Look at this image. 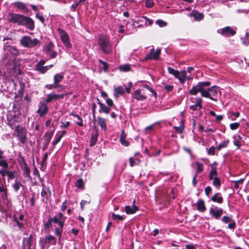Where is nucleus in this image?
Here are the masks:
<instances>
[{
    "mask_svg": "<svg viewBox=\"0 0 249 249\" xmlns=\"http://www.w3.org/2000/svg\"><path fill=\"white\" fill-rule=\"evenodd\" d=\"M161 50L158 49L155 52L154 49L152 48L150 50V53L146 55L144 58V61H147L148 60H157L159 58V55L160 54Z\"/></svg>",
    "mask_w": 249,
    "mask_h": 249,
    "instance_id": "9b49d317",
    "label": "nucleus"
},
{
    "mask_svg": "<svg viewBox=\"0 0 249 249\" xmlns=\"http://www.w3.org/2000/svg\"><path fill=\"white\" fill-rule=\"evenodd\" d=\"M9 164L7 160H5V157L4 155V151L0 150V175L3 178L7 176Z\"/></svg>",
    "mask_w": 249,
    "mask_h": 249,
    "instance_id": "20e7f679",
    "label": "nucleus"
},
{
    "mask_svg": "<svg viewBox=\"0 0 249 249\" xmlns=\"http://www.w3.org/2000/svg\"><path fill=\"white\" fill-rule=\"evenodd\" d=\"M33 248L32 235H30L26 240H23V249H32Z\"/></svg>",
    "mask_w": 249,
    "mask_h": 249,
    "instance_id": "dca6fc26",
    "label": "nucleus"
},
{
    "mask_svg": "<svg viewBox=\"0 0 249 249\" xmlns=\"http://www.w3.org/2000/svg\"><path fill=\"white\" fill-rule=\"evenodd\" d=\"M138 210V208L135 205H133L132 207L130 206H126L125 207V211L127 214H133Z\"/></svg>",
    "mask_w": 249,
    "mask_h": 249,
    "instance_id": "b1692460",
    "label": "nucleus"
},
{
    "mask_svg": "<svg viewBox=\"0 0 249 249\" xmlns=\"http://www.w3.org/2000/svg\"><path fill=\"white\" fill-rule=\"evenodd\" d=\"M23 17V15L11 13L7 16V20L9 22L17 23L18 25H20Z\"/></svg>",
    "mask_w": 249,
    "mask_h": 249,
    "instance_id": "6e6552de",
    "label": "nucleus"
},
{
    "mask_svg": "<svg viewBox=\"0 0 249 249\" xmlns=\"http://www.w3.org/2000/svg\"><path fill=\"white\" fill-rule=\"evenodd\" d=\"M168 71L170 74L173 75L175 77H176L177 73H178V71L170 67L168 68Z\"/></svg>",
    "mask_w": 249,
    "mask_h": 249,
    "instance_id": "de8ad7c7",
    "label": "nucleus"
},
{
    "mask_svg": "<svg viewBox=\"0 0 249 249\" xmlns=\"http://www.w3.org/2000/svg\"><path fill=\"white\" fill-rule=\"evenodd\" d=\"M97 122L102 129L105 130L106 129L107 124L104 118L99 117H98Z\"/></svg>",
    "mask_w": 249,
    "mask_h": 249,
    "instance_id": "c756f323",
    "label": "nucleus"
},
{
    "mask_svg": "<svg viewBox=\"0 0 249 249\" xmlns=\"http://www.w3.org/2000/svg\"><path fill=\"white\" fill-rule=\"evenodd\" d=\"M98 44L104 53L108 54L111 52L112 45L107 36L100 35L98 39Z\"/></svg>",
    "mask_w": 249,
    "mask_h": 249,
    "instance_id": "f257e3e1",
    "label": "nucleus"
},
{
    "mask_svg": "<svg viewBox=\"0 0 249 249\" xmlns=\"http://www.w3.org/2000/svg\"><path fill=\"white\" fill-rule=\"evenodd\" d=\"M46 243H48L51 245H55L56 243V240L54 236L53 235H49L46 237Z\"/></svg>",
    "mask_w": 249,
    "mask_h": 249,
    "instance_id": "473e14b6",
    "label": "nucleus"
},
{
    "mask_svg": "<svg viewBox=\"0 0 249 249\" xmlns=\"http://www.w3.org/2000/svg\"><path fill=\"white\" fill-rule=\"evenodd\" d=\"M174 128L176 130L177 132L179 133H181L184 129L183 122L181 121V124L179 126H174Z\"/></svg>",
    "mask_w": 249,
    "mask_h": 249,
    "instance_id": "c03bdc74",
    "label": "nucleus"
},
{
    "mask_svg": "<svg viewBox=\"0 0 249 249\" xmlns=\"http://www.w3.org/2000/svg\"><path fill=\"white\" fill-rule=\"evenodd\" d=\"M229 142V141H225L221 142L218 144V145L217 147V149L218 150H220L222 148H225L227 147L228 143Z\"/></svg>",
    "mask_w": 249,
    "mask_h": 249,
    "instance_id": "a19ab883",
    "label": "nucleus"
},
{
    "mask_svg": "<svg viewBox=\"0 0 249 249\" xmlns=\"http://www.w3.org/2000/svg\"><path fill=\"white\" fill-rule=\"evenodd\" d=\"M126 137V134L124 130L121 131V133L120 137V142L122 145L125 146H128L130 144V142L125 140Z\"/></svg>",
    "mask_w": 249,
    "mask_h": 249,
    "instance_id": "6ab92c4d",
    "label": "nucleus"
},
{
    "mask_svg": "<svg viewBox=\"0 0 249 249\" xmlns=\"http://www.w3.org/2000/svg\"><path fill=\"white\" fill-rule=\"evenodd\" d=\"M98 104L99 105L100 109H99V112H104L105 113H108L110 110V109L109 107L106 106L105 104L98 103Z\"/></svg>",
    "mask_w": 249,
    "mask_h": 249,
    "instance_id": "bb28decb",
    "label": "nucleus"
},
{
    "mask_svg": "<svg viewBox=\"0 0 249 249\" xmlns=\"http://www.w3.org/2000/svg\"><path fill=\"white\" fill-rule=\"evenodd\" d=\"M241 40L242 41V43L245 46H248L249 45V40H247L245 38H241Z\"/></svg>",
    "mask_w": 249,
    "mask_h": 249,
    "instance_id": "69168bd1",
    "label": "nucleus"
},
{
    "mask_svg": "<svg viewBox=\"0 0 249 249\" xmlns=\"http://www.w3.org/2000/svg\"><path fill=\"white\" fill-rule=\"evenodd\" d=\"M223 211L221 209L214 210L211 208L210 210V213L216 219L218 218L222 214Z\"/></svg>",
    "mask_w": 249,
    "mask_h": 249,
    "instance_id": "5701e85b",
    "label": "nucleus"
},
{
    "mask_svg": "<svg viewBox=\"0 0 249 249\" xmlns=\"http://www.w3.org/2000/svg\"><path fill=\"white\" fill-rule=\"evenodd\" d=\"M20 158L24 162V164L25 165L24 167V175L27 177H29L30 174V170L29 168L27 166L23 157L22 156H20Z\"/></svg>",
    "mask_w": 249,
    "mask_h": 249,
    "instance_id": "7c9ffc66",
    "label": "nucleus"
},
{
    "mask_svg": "<svg viewBox=\"0 0 249 249\" xmlns=\"http://www.w3.org/2000/svg\"><path fill=\"white\" fill-rule=\"evenodd\" d=\"M212 169L209 173V178L212 180L214 177H217V173L216 167H213L212 165H211Z\"/></svg>",
    "mask_w": 249,
    "mask_h": 249,
    "instance_id": "cd10ccee",
    "label": "nucleus"
},
{
    "mask_svg": "<svg viewBox=\"0 0 249 249\" xmlns=\"http://www.w3.org/2000/svg\"><path fill=\"white\" fill-rule=\"evenodd\" d=\"M200 108H199V106L196 105V104L191 105L190 107V109H192L193 111L197 110Z\"/></svg>",
    "mask_w": 249,
    "mask_h": 249,
    "instance_id": "052dcab7",
    "label": "nucleus"
},
{
    "mask_svg": "<svg viewBox=\"0 0 249 249\" xmlns=\"http://www.w3.org/2000/svg\"><path fill=\"white\" fill-rule=\"evenodd\" d=\"M5 50H7L8 53L12 54V57L10 58V60L6 63V65L8 69H15L16 68V65L15 63V56L18 54V51L15 48L10 46H7L5 48Z\"/></svg>",
    "mask_w": 249,
    "mask_h": 249,
    "instance_id": "7ed1b4c3",
    "label": "nucleus"
},
{
    "mask_svg": "<svg viewBox=\"0 0 249 249\" xmlns=\"http://www.w3.org/2000/svg\"><path fill=\"white\" fill-rule=\"evenodd\" d=\"M41 195L42 198V201L47 202L51 195V192L49 187L43 186Z\"/></svg>",
    "mask_w": 249,
    "mask_h": 249,
    "instance_id": "2eb2a0df",
    "label": "nucleus"
},
{
    "mask_svg": "<svg viewBox=\"0 0 249 249\" xmlns=\"http://www.w3.org/2000/svg\"><path fill=\"white\" fill-rule=\"evenodd\" d=\"M190 16L194 17L195 19L197 21L201 20L204 18V15L202 13H199L196 10H193L190 14Z\"/></svg>",
    "mask_w": 249,
    "mask_h": 249,
    "instance_id": "aec40b11",
    "label": "nucleus"
},
{
    "mask_svg": "<svg viewBox=\"0 0 249 249\" xmlns=\"http://www.w3.org/2000/svg\"><path fill=\"white\" fill-rule=\"evenodd\" d=\"M197 209L199 211L204 212L206 210L204 201L202 199H199L197 203Z\"/></svg>",
    "mask_w": 249,
    "mask_h": 249,
    "instance_id": "a878e982",
    "label": "nucleus"
},
{
    "mask_svg": "<svg viewBox=\"0 0 249 249\" xmlns=\"http://www.w3.org/2000/svg\"><path fill=\"white\" fill-rule=\"evenodd\" d=\"M112 219L114 220H123L124 217V215H120L118 214H115L114 213H111Z\"/></svg>",
    "mask_w": 249,
    "mask_h": 249,
    "instance_id": "58836bf2",
    "label": "nucleus"
},
{
    "mask_svg": "<svg viewBox=\"0 0 249 249\" xmlns=\"http://www.w3.org/2000/svg\"><path fill=\"white\" fill-rule=\"evenodd\" d=\"M133 97L137 100L143 101L147 98L146 96L142 92V90L139 89L136 90L134 94Z\"/></svg>",
    "mask_w": 249,
    "mask_h": 249,
    "instance_id": "f3484780",
    "label": "nucleus"
},
{
    "mask_svg": "<svg viewBox=\"0 0 249 249\" xmlns=\"http://www.w3.org/2000/svg\"><path fill=\"white\" fill-rule=\"evenodd\" d=\"M212 188L210 186L206 187L205 188V193L207 196H208L209 194L211 192Z\"/></svg>",
    "mask_w": 249,
    "mask_h": 249,
    "instance_id": "774afa93",
    "label": "nucleus"
},
{
    "mask_svg": "<svg viewBox=\"0 0 249 249\" xmlns=\"http://www.w3.org/2000/svg\"><path fill=\"white\" fill-rule=\"evenodd\" d=\"M237 29L236 27L227 26L217 30V33L224 36L229 37L233 36L236 33Z\"/></svg>",
    "mask_w": 249,
    "mask_h": 249,
    "instance_id": "0eeeda50",
    "label": "nucleus"
},
{
    "mask_svg": "<svg viewBox=\"0 0 249 249\" xmlns=\"http://www.w3.org/2000/svg\"><path fill=\"white\" fill-rule=\"evenodd\" d=\"M208 154L211 155H214L215 154V148L214 146H211L209 148L208 152Z\"/></svg>",
    "mask_w": 249,
    "mask_h": 249,
    "instance_id": "6e6d98bb",
    "label": "nucleus"
},
{
    "mask_svg": "<svg viewBox=\"0 0 249 249\" xmlns=\"http://www.w3.org/2000/svg\"><path fill=\"white\" fill-rule=\"evenodd\" d=\"M21 186H22V185L19 181L17 180L15 181L14 183L12 185V187L15 192H18Z\"/></svg>",
    "mask_w": 249,
    "mask_h": 249,
    "instance_id": "e433bc0d",
    "label": "nucleus"
},
{
    "mask_svg": "<svg viewBox=\"0 0 249 249\" xmlns=\"http://www.w3.org/2000/svg\"><path fill=\"white\" fill-rule=\"evenodd\" d=\"M222 220L225 223H227L229 222H230V221H231V217H229V216H224L222 217Z\"/></svg>",
    "mask_w": 249,
    "mask_h": 249,
    "instance_id": "bf43d9fd",
    "label": "nucleus"
},
{
    "mask_svg": "<svg viewBox=\"0 0 249 249\" xmlns=\"http://www.w3.org/2000/svg\"><path fill=\"white\" fill-rule=\"evenodd\" d=\"M15 4L16 5L17 8H18L19 9H24V10H25L26 11H27V7L24 3H23L22 2H16Z\"/></svg>",
    "mask_w": 249,
    "mask_h": 249,
    "instance_id": "37998d69",
    "label": "nucleus"
},
{
    "mask_svg": "<svg viewBox=\"0 0 249 249\" xmlns=\"http://www.w3.org/2000/svg\"><path fill=\"white\" fill-rule=\"evenodd\" d=\"M53 44L52 42H49L46 44L44 51L50 58H53L56 57L57 53L53 51Z\"/></svg>",
    "mask_w": 249,
    "mask_h": 249,
    "instance_id": "ddd939ff",
    "label": "nucleus"
},
{
    "mask_svg": "<svg viewBox=\"0 0 249 249\" xmlns=\"http://www.w3.org/2000/svg\"><path fill=\"white\" fill-rule=\"evenodd\" d=\"M244 179H243V178H241L238 180L233 181V182L234 183L235 188H236V189H239V185L242 184L244 182Z\"/></svg>",
    "mask_w": 249,
    "mask_h": 249,
    "instance_id": "79ce46f5",
    "label": "nucleus"
},
{
    "mask_svg": "<svg viewBox=\"0 0 249 249\" xmlns=\"http://www.w3.org/2000/svg\"><path fill=\"white\" fill-rule=\"evenodd\" d=\"M144 87L147 89L148 90H149L150 92H151L155 95V96H157V94L155 92V91L152 89L150 88L147 85H145L144 86Z\"/></svg>",
    "mask_w": 249,
    "mask_h": 249,
    "instance_id": "338daca9",
    "label": "nucleus"
},
{
    "mask_svg": "<svg viewBox=\"0 0 249 249\" xmlns=\"http://www.w3.org/2000/svg\"><path fill=\"white\" fill-rule=\"evenodd\" d=\"M154 4L153 0H146L145 1V5L147 8L152 7Z\"/></svg>",
    "mask_w": 249,
    "mask_h": 249,
    "instance_id": "864d4df0",
    "label": "nucleus"
},
{
    "mask_svg": "<svg viewBox=\"0 0 249 249\" xmlns=\"http://www.w3.org/2000/svg\"><path fill=\"white\" fill-rule=\"evenodd\" d=\"M74 116L75 117H76L78 120V121L76 122V124L77 125H78L79 126H83L82 120L81 118L78 115H74Z\"/></svg>",
    "mask_w": 249,
    "mask_h": 249,
    "instance_id": "4d7b16f0",
    "label": "nucleus"
},
{
    "mask_svg": "<svg viewBox=\"0 0 249 249\" xmlns=\"http://www.w3.org/2000/svg\"><path fill=\"white\" fill-rule=\"evenodd\" d=\"M76 186L78 188H82L83 186V181L81 178L77 180L75 183Z\"/></svg>",
    "mask_w": 249,
    "mask_h": 249,
    "instance_id": "09e8293b",
    "label": "nucleus"
},
{
    "mask_svg": "<svg viewBox=\"0 0 249 249\" xmlns=\"http://www.w3.org/2000/svg\"><path fill=\"white\" fill-rule=\"evenodd\" d=\"M1 197L4 200H6L7 199V189H6L4 192L1 193Z\"/></svg>",
    "mask_w": 249,
    "mask_h": 249,
    "instance_id": "e2e57ef3",
    "label": "nucleus"
},
{
    "mask_svg": "<svg viewBox=\"0 0 249 249\" xmlns=\"http://www.w3.org/2000/svg\"><path fill=\"white\" fill-rule=\"evenodd\" d=\"M64 78V75L61 73H57L54 75L53 77L54 84L55 85H59V83Z\"/></svg>",
    "mask_w": 249,
    "mask_h": 249,
    "instance_id": "c85d7f7f",
    "label": "nucleus"
},
{
    "mask_svg": "<svg viewBox=\"0 0 249 249\" xmlns=\"http://www.w3.org/2000/svg\"><path fill=\"white\" fill-rule=\"evenodd\" d=\"M217 195L218 193L215 194L211 199L214 202L221 203L223 202V198L221 196H217Z\"/></svg>",
    "mask_w": 249,
    "mask_h": 249,
    "instance_id": "4c0bfd02",
    "label": "nucleus"
},
{
    "mask_svg": "<svg viewBox=\"0 0 249 249\" xmlns=\"http://www.w3.org/2000/svg\"><path fill=\"white\" fill-rule=\"evenodd\" d=\"M196 170L195 174L198 175V174L201 172L203 170V165L202 163L199 162H196Z\"/></svg>",
    "mask_w": 249,
    "mask_h": 249,
    "instance_id": "c9c22d12",
    "label": "nucleus"
},
{
    "mask_svg": "<svg viewBox=\"0 0 249 249\" xmlns=\"http://www.w3.org/2000/svg\"><path fill=\"white\" fill-rule=\"evenodd\" d=\"M156 23L161 27L165 26L166 25V22L160 19L157 20L156 21Z\"/></svg>",
    "mask_w": 249,
    "mask_h": 249,
    "instance_id": "13d9d810",
    "label": "nucleus"
},
{
    "mask_svg": "<svg viewBox=\"0 0 249 249\" xmlns=\"http://www.w3.org/2000/svg\"><path fill=\"white\" fill-rule=\"evenodd\" d=\"M60 124V127H68L70 124V123L68 121L65 122H61Z\"/></svg>",
    "mask_w": 249,
    "mask_h": 249,
    "instance_id": "680f3d73",
    "label": "nucleus"
},
{
    "mask_svg": "<svg viewBox=\"0 0 249 249\" xmlns=\"http://www.w3.org/2000/svg\"><path fill=\"white\" fill-rule=\"evenodd\" d=\"M240 125L239 123H231L230 124V128L231 130H235L237 129Z\"/></svg>",
    "mask_w": 249,
    "mask_h": 249,
    "instance_id": "8fccbe9b",
    "label": "nucleus"
},
{
    "mask_svg": "<svg viewBox=\"0 0 249 249\" xmlns=\"http://www.w3.org/2000/svg\"><path fill=\"white\" fill-rule=\"evenodd\" d=\"M119 69L121 71L126 72L130 71L131 70V68L129 64H125L121 65L119 67Z\"/></svg>",
    "mask_w": 249,
    "mask_h": 249,
    "instance_id": "f704fd0d",
    "label": "nucleus"
},
{
    "mask_svg": "<svg viewBox=\"0 0 249 249\" xmlns=\"http://www.w3.org/2000/svg\"><path fill=\"white\" fill-rule=\"evenodd\" d=\"M7 176L9 179H12L15 177V171H7Z\"/></svg>",
    "mask_w": 249,
    "mask_h": 249,
    "instance_id": "49530a36",
    "label": "nucleus"
},
{
    "mask_svg": "<svg viewBox=\"0 0 249 249\" xmlns=\"http://www.w3.org/2000/svg\"><path fill=\"white\" fill-rule=\"evenodd\" d=\"M213 186L219 188L221 185V182L220 179L217 177H214V178L213 179Z\"/></svg>",
    "mask_w": 249,
    "mask_h": 249,
    "instance_id": "ea45409f",
    "label": "nucleus"
},
{
    "mask_svg": "<svg viewBox=\"0 0 249 249\" xmlns=\"http://www.w3.org/2000/svg\"><path fill=\"white\" fill-rule=\"evenodd\" d=\"M20 25L24 26L29 30L32 31L35 28L34 20L29 17L23 16Z\"/></svg>",
    "mask_w": 249,
    "mask_h": 249,
    "instance_id": "9d476101",
    "label": "nucleus"
},
{
    "mask_svg": "<svg viewBox=\"0 0 249 249\" xmlns=\"http://www.w3.org/2000/svg\"><path fill=\"white\" fill-rule=\"evenodd\" d=\"M63 86L60 85L53 84H47L45 86V88L49 90H52L53 89L61 88L63 89Z\"/></svg>",
    "mask_w": 249,
    "mask_h": 249,
    "instance_id": "72a5a7b5",
    "label": "nucleus"
},
{
    "mask_svg": "<svg viewBox=\"0 0 249 249\" xmlns=\"http://www.w3.org/2000/svg\"><path fill=\"white\" fill-rule=\"evenodd\" d=\"M211 85L210 82H199L197 84L192 88L189 90V93L191 95H195L198 92H200V93H202L205 90V87H209Z\"/></svg>",
    "mask_w": 249,
    "mask_h": 249,
    "instance_id": "423d86ee",
    "label": "nucleus"
},
{
    "mask_svg": "<svg viewBox=\"0 0 249 249\" xmlns=\"http://www.w3.org/2000/svg\"><path fill=\"white\" fill-rule=\"evenodd\" d=\"M20 42L24 47L32 48L39 44L40 41L36 38H32L30 36H25L21 38Z\"/></svg>",
    "mask_w": 249,
    "mask_h": 249,
    "instance_id": "39448f33",
    "label": "nucleus"
},
{
    "mask_svg": "<svg viewBox=\"0 0 249 249\" xmlns=\"http://www.w3.org/2000/svg\"><path fill=\"white\" fill-rule=\"evenodd\" d=\"M164 89L167 91H171L173 89V86L172 85H165Z\"/></svg>",
    "mask_w": 249,
    "mask_h": 249,
    "instance_id": "0e129e2a",
    "label": "nucleus"
},
{
    "mask_svg": "<svg viewBox=\"0 0 249 249\" xmlns=\"http://www.w3.org/2000/svg\"><path fill=\"white\" fill-rule=\"evenodd\" d=\"M48 111V107L46 103L42 104L40 107L38 109L37 112L39 114L40 116H44Z\"/></svg>",
    "mask_w": 249,
    "mask_h": 249,
    "instance_id": "412c9836",
    "label": "nucleus"
},
{
    "mask_svg": "<svg viewBox=\"0 0 249 249\" xmlns=\"http://www.w3.org/2000/svg\"><path fill=\"white\" fill-rule=\"evenodd\" d=\"M57 100V94L54 93H50L47 95V98L45 100L46 103H50L52 101Z\"/></svg>",
    "mask_w": 249,
    "mask_h": 249,
    "instance_id": "2f4dec72",
    "label": "nucleus"
},
{
    "mask_svg": "<svg viewBox=\"0 0 249 249\" xmlns=\"http://www.w3.org/2000/svg\"><path fill=\"white\" fill-rule=\"evenodd\" d=\"M136 161H138V162H140V160H138L136 159L135 160L133 158H130L129 159V164L131 167L134 166L135 165H136Z\"/></svg>",
    "mask_w": 249,
    "mask_h": 249,
    "instance_id": "603ef678",
    "label": "nucleus"
},
{
    "mask_svg": "<svg viewBox=\"0 0 249 249\" xmlns=\"http://www.w3.org/2000/svg\"><path fill=\"white\" fill-rule=\"evenodd\" d=\"M202 100L201 98H197L196 99V100H195V104L199 106V108H202V106L201 105V103H202Z\"/></svg>",
    "mask_w": 249,
    "mask_h": 249,
    "instance_id": "5fc2aeb1",
    "label": "nucleus"
},
{
    "mask_svg": "<svg viewBox=\"0 0 249 249\" xmlns=\"http://www.w3.org/2000/svg\"><path fill=\"white\" fill-rule=\"evenodd\" d=\"M45 62L44 60L40 61L36 66V69L37 71H39L41 73H45L46 71V68L45 66H43V65L45 64Z\"/></svg>",
    "mask_w": 249,
    "mask_h": 249,
    "instance_id": "a211bd4d",
    "label": "nucleus"
},
{
    "mask_svg": "<svg viewBox=\"0 0 249 249\" xmlns=\"http://www.w3.org/2000/svg\"><path fill=\"white\" fill-rule=\"evenodd\" d=\"M36 17L38 18L42 23H44L45 19L43 15L39 13H36Z\"/></svg>",
    "mask_w": 249,
    "mask_h": 249,
    "instance_id": "3c124183",
    "label": "nucleus"
},
{
    "mask_svg": "<svg viewBox=\"0 0 249 249\" xmlns=\"http://www.w3.org/2000/svg\"><path fill=\"white\" fill-rule=\"evenodd\" d=\"M114 96L117 99L119 95H123L124 93V89L123 87L120 86L114 88Z\"/></svg>",
    "mask_w": 249,
    "mask_h": 249,
    "instance_id": "393cba45",
    "label": "nucleus"
},
{
    "mask_svg": "<svg viewBox=\"0 0 249 249\" xmlns=\"http://www.w3.org/2000/svg\"><path fill=\"white\" fill-rule=\"evenodd\" d=\"M57 30L60 35L61 39L63 43L64 44V45L67 48H71V44L70 43L69 36L68 34H67L64 30L61 29L60 28H58Z\"/></svg>",
    "mask_w": 249,
    "mask_h": 249,
    "instance_id": "1a4fd4ad",
    "label": "nucleus"
},
{
    "mask_svg": "<svg viewBox=\"0 0 249 249\" xmlns=\"http://www.w3.org/2000/svg\"><path fill=\"white\" fill-rule=\"evenodd\" d=\"M55 140L52 142V144L53 145H55L56 144H57L60 142V140L62 137V135H59V134L57 133L55 135Z\"/></svg>",
    "mask_w": 249,
    "mask_h": 249,
    "instance_id": "a18cd8bd",
    "label": "nucleus"
},
{
    "mask_svg": "<svg viewBox=\"0 0 249 249\" xmlns=\"http://www.w3.org/2000/svg\"><path fill=\"white\" fill-rule=\"evenodd\" d=\"M65 220V217H64L63 214L61 213H59L57 214L53 218V222L55 223H58L60 228H63L64 223Z\"/></svg>",
    "mask_w": 249,
    "mask_h": 249,
    "instance_id": "4468645a",
    "label": "nucleus"
},
{
    "mask_svg": "<svg viewBox=\"0 0 249 249\" xmlns=\"http://www.w3.org/2000/svg\"><path fill=\"white\" fill-rule=\"evenodd\" d=\"M15 131L17 133V136L21 143H24L25 142L26 138V132L25 129L19 126H17Z\"/></svg>",
    "mask_w": 249,
    "mask_h": 249,
    "instance_id": "f8f14e48",
    "label": "nucleus"
},
{
    "mask_svg": "<svg viewBox=\"0 0 249 249\" xmlns=\"http://www.w3.org/2000/svg\"><path fill=\"white\" fill-rule=\"evenodd\" d=\"M186 71H178L177 73L176 78H178L181 84H183L186 80Z\"/></svg>",
    "mask_w": 249,
    "mask_h": 249,
    "instance_id": "4be33fe9",
    "label": "nucleus"
},
{
    "mask_svg": "<svg viewBox=\"0 0 249 249\" xmlns=\"http://www.w3.org/2000/svg\"><path fill=\"white\" fill-rule=\"evenodd\" d=\"M220 95V89L217 86H213L210 88H208L207 89H205L204 91L201 93V96L209 98L214 101L217 100V98Z\"/></svg>",
    "mask_w": 249,
    "mask_h": 249,
    "instance_id": "f03ea898",
    "label": "nucleus"
}]
</instances>
